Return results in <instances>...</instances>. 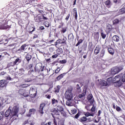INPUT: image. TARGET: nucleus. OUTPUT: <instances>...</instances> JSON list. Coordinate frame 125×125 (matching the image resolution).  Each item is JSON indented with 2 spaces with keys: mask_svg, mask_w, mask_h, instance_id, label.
<instances>
[{
  "mask_svg": "<svg viewBox=\"0 0 125 125\" xmlns=\"http://www.w3.org/2000/svg\"><path fill=\"white\" fill-rule=\"evenodd\" d=\"M63 111H64V108L61 105L57 106V108H53L51 109V112H52L51 115L53 118L54 125H57V121H56V119L60 120L59 118V117H60V113L63 112Z\"/></svg>",
  "mask_w": 125,
  "mask_h": 125,
  "instance_id": "obj_1",
  "label": "nucleus"
},
{
  "mask_svg": "<svg viewBox=\"0 0 125 125\" xmlns=\"http://www.w3.org/2000/svg\"><path fill=\"white\" fill-rule=\"evenodd\" d=\"M36 10L37 11V12L40 14L37 15V16L34 18V20L35 21V22H38V23H40V22H42V21H44V20H48V18L44 16L45 14H42L44 13L43 10H41L39 8H37L36 9Z\"/></svg>",
  "mask_w": 125,
  "mask_h": 125,
  "instance_id": "obj_2",
  "label": "nucleus"
},
{
  "mask_svg": "<svg viewBox=\"0 0 125 125\" xmlns=\"http://www.w3.org/2000/svg\"><path fill=\"white\" fill-rule=\"evenodd\" d=\"M18 112H19V107L15 106L12 110L7 109L4 115L6 118H8L9 116H10L11 118H13L14 116H16L18 114Z\"/></svg>",
  "mask_w": 125,
  "mask_h": 125,
  "instance_id": "obj_3",
  "label": "nucleus"
},
{
  "mask_svg": "<svg viewBox=\"0 0 125 125\" xmlns=\"http://www.w3.org/2000/svg\"><path fill=\"white\" fill-rule=\"evenodd\" d=\"M44 66H42V64L41 63H37L34 68V72L38 74H40L41 72L46 71V69H44Z\"/></svg>",
  "mask_w": 125,
  "mask_h": 125,
  "instance_id": "obj_4",
  "label": "nucleus"
},
{
  "mask_svg": "<svg viewBox=\"0 0 125 125\" xmlns=\"http://www.w3.org/2000/svg\"><path fill=\"white\" fill-rule=\"evenodd\" d=\"M121 78H122V76L117 75L113 79V83H117V87H120V86H122V85H123V83L121 81Z\"/></svg>",
  "mask_w": 125,
  "mask_h": 125,
  "instance_id": "obj_5",
  "label": "nucleus"
},
{
  "mask_svg": "<svg viewBox=\"0 0 125 125\" xmlns=\"http://www.w3.org/2000/svg\"><path fill=\"white\" fill-rule=\"evenodd\" d=\"M64 96L65 99H67V100H72V99H73V97H74L73 92H72V90H66Z\"/></svg>",
  "mask_w": 125,
  "mask_h": 125,
  "instance_id": "obj_6",
  "label": "nucleus"
},
{
  "mask_svg": "<svg viewBox=\"0 0 125 125\" xmlns=\"http://www.w3.org/2000/svg\"><path fill=\"white\" fill-rule=\"evenodd\" d=\"M86 91H87V89L84 88L83 89L82 93L79 94L78 96L79 100L80 101H83L85 99V95H86Z\"/></svg>",
  "mask_w": 125,
  "mask_h": 125,
  "instance_id": "obj_7",
  "label": "nucleus"
},
{
  "mask_svg": "<svg viewBox=\"0 0 125 125\" xmlns=\"http://www.w3.org/2000/svg\"><path fill=\"white\" fill-rule=\"evenodd\" d=\"M67 44V38L64 37L62 40L60 39L57 40L56 42L55 43V45H57V44Z\"/></svg>",
  "mask_w": 125,
  "mask_h": 125,
  "instance_id": "obj_8",
  "label": "nucleus"
},
{
  "mask_svg": "<svg viewBox=\"0 0 125 125\" xmlns=\"http://www.w3.org/2000/svg\"><path fill=\"white\" fill-rule=\"evenodd\" d=\"M46 105V104H45V103H43L40 104L39 105V108L38 110V112H39V114H40V115L41 116H42V115H43V114L44 113L43 112V108H44V107H45Z\"/></svg>",
  "mask_w": 125,
  "mask_h": 125,
  "instance_id": "obj_9",
  "label": "nucleus"
},
{
  "mask_svg": "<svg viewBox=\"0 0 125 125\" xmlns=\"http://www.w3.org/2000/svg\"><path fill=\"white\" fill-rule=\"evenodd\" d=\"M123 70L121 67H113L111 71V73L112 75H116V74H118V73H120Z\"/></svg>",
  "mask_w": 125,
  "mask_h": 125,
  "instance_id": "obj_10",
  "label": "nucleus"
},
{
  "mask_svg": "<svg viewBox=\"0 0 125 125\" xmlns=\"http://www.w3.org/2000/svg\"><path fill=\"white\" fill-rule=\"evenodd\" d=\"M29 94H30L31 97L34 98V97L37 96V90L35 88L31 87L29 90Z\"/></svg>",
  "mask_w": 125,
  "mask_h": 125,
  "instance_id": "obj_11",
  "label": "nucleus"
},
{
  "mask_svg": "<svg viewBox=\"0 0 125 125\" xmlns=\"http://www.w3.org/2000/svg\"><path fill=\"white\" fill-rule=\"evenodd\" d=\"M7 80H2L0 81V87H6L7 85Z\"/></svg>",
  "mask_w": 125,
  "mask_h": 125,
  "instance_id": "obj_12",
  "label": "nucleus"
},
{
  "mask_svg": "<svg viewBox=\"0 0 125 125\" xmlns=\"http://www.w3.org/2000/svg\"><path fill=\"white\" fill-rule=\"evenodd\" d=\"M100 50H101V47L99 45H97L94 50V54L97 55L100 53Z\"/></svg>",
  "mask_w": 125,
  "mask_h": 125,
  "instance_id": "obj_13",
  "label": "nucleus"
},
{
  "mask_svg": "<svg viewBox=\"0 0 125 125\" xmlns=\"http://www.w3.org/2000/svg\"><path fill=\"white\" fill-rule=\"evenodd\" d=\"M27 47V44H22L21 47L18 50V51H19V52L21 53V52H23V51H25V50L26 49Z\"/></svg>",
  "mask_w": 125,
  "mask_h": 125,
  "instance_id": "obj_14",
  "label": "nucleus"
},
{
  "mask_svg": "<svg viewBox=\"0 0 125 125\" xmlns=\"http://www.w3.org/2000/svg\"><path fill=\"white\" fill-rule=\"evenodd\" d=\"M112 30H113V26H112V25L110 24H108L106 26V32L107 34H110V33L112 32Z\"/></svg>",
  "mask_w": 125,
  "mask_h": 125,
  "instance_id": "obj_15",
  "label": "nucleus"
},
{
  "mask_svg": "<svg viewBox=\"0 0 125 125\" xmlns=\"http://www.w3.org/2000/svg\"><path fill=\"white\" fill-rule=\"evenodd\" d=\"M87 100L90 102V104H92L93 103H94V100H91L92 98H93V96H92V94H89L87 96Z\"/></svg>",
  "mask_w": 125,
  "mask_h": 125,
  "instance_id": "obj_16",
  "label": "nucleus"
},
{
  "mask_svg": "<svg viewBox=\"0 0 125 125\" xmlns=\"http://www.w3.org/2000/svg\"><path fill=\"white\" fill-rule=\"evenodd\" d=\"M79 121L81 122V123H82V124L86 123H87V118H86L85 116L82 117L79 119Z\"/></svg>",
  "mask_w": 125,
  "mask_h": 125,
  "instance_id": "obj_17",
  "label": "nucleus"
},
{
  "mask_svg": "<svg viewBox=\"0 0 125 125\" xmlns=\"http://www.w3.org/2000/svg\"><path fill=\"white\" fill-rule=\"evenodd\" d=\"M108 52L110 54V55H113L115 54V50H114V48H112L111 47H108L107 48Z\"/></svg>",
  "mask_w": 125,
  "mask_h": 125,
  "instance_id": "obj_18",
  "label": "nucleus"
},
{
  "mask_svg": "<svg viewBox=\"0 0 125 125\" xmlns=\"http://www.w3.org/2000/svg\"><path fill=\"white\" fill-rule=\"evenodd\" d=\"M74 39H75V37L73 33H70L68 35V41H70V42H73V41H74Z\"/></svg>",
  "mask_w": 125,
  "mask_h": 125,
  "instance_id": "obj_19",
  "label": "nucleus"
},
{
  "mask_svg": "<svg viewBox=\"0 0 125 125\" xmlns=\"http://www.w3.org/2000/svg\"><path fill=\"white\" fill-rule=\"evenodd\" d=\"M112 41L114 42H120V37H119L117 35H114L112 38Z\"/></svg>",
  "mask_w": 125,
  "mask_h": 125,
  "instance_id": "obj_20",
  "label": "nucleus"
},
{
  "mask_svg": "<svg viewBox=\"0 0 125 125\" xmlns=\"http://www.w3.org/2000/svg\"><path fill=\"white\" fill-rule=\"evenodd\" d=\"M25 58L26 60L27 61V62L29 63L30 60L32 59V55H31L29 53H27L25 56Z\"/></svg>",
  "mask_w": 125,
  "mask_h": 125,
  "instance_id": "obj_21",
  "label": "nucleus"
},
{
  "mask_svg": "<svg viewBox=\"0 0 125 125\" xmlns=\"http://www.w3.org/2000/svg\"><path fill=\"white\" fill-rule=\"evenodd\" d=\"M100 85H102V86H107L108 85V83L107 81L102 80L100 82Z\"/></svg>",
  "mask_w": 125,
  "mask_h": 125,
  "instance_id": "obj_22",
  "label": "nucleus"
},
{
  "mask_svg": "<svg viewBox=\"0 0 125 125\" xmlns=\"http://www.w3.org/2000/svg\"><path fill=\"white\" fill-rule=\"evenodd\" d=\"M56 53L59 56V55L63 53V49H62V48H58L56 50Z\"/></svg>",
  "mask_w": 125,
  "mask_h": 125,
  "instance_id": "obj_23",
  "label": "nucleus"
},
{
  "mask_svg": "<svg viewBox=\"0 0 125 125\" xmlns=\"http://www.w3.org/2000/svg\"><path fill=\"white\" fill-rule=\"evenodd\" d=\"M105 49H103L102 50H101L100 55V57H101V58H103L104 57V56L105 55Z\"/></svg>",
  "mask_w": 125,
  "mask_h": 125,
  "instance_id": "obj_24",
  "label": "nucleus"
},
{
  "mask_svg": "<svg viewBox=\"0 0 125 125\" xmlns=\"http://www.w3.org/2000/svg\"><path fill=\"white\" fill-rule=\"evenodd\" d=\"M119 14H125V6L120 9L119 11Z\"/></svg>",
  "mask_w": 125,
  "mask_h": 125,
  "instance_id": "obj_25",
  "label": "nucleus"
},
{
  "mask_svg": "<svg viewBox=\"0 0 125 125\" xmlns=\"http://www.w3.org/2000/svg\"><path fill=\"white\" fill-rule=\"evenodd\" d=\"M28 86H30V84H22L19 86L20 88H26V87H28Z\"/></svg>",
  "mask_w": 125,
  "mask_h": 125,
  "instance_id": "obj_26",
  "label": "nucleus"
},
{
  "mask_svg": "<svg viewBox=\"0 0 125 125\" xmlns=\"http://www.w3.org/2000/svg\"><path fill=\"white\" fill-rule=\"evenodd\" d=\"M65 75H66L65 73H63V74H61L56 78V79L57 80V81H60V80H61V79H63V78L64 76H65Z\"/></svg>",
  "mask_w": 125,
  "mask_h": 125,
  "instance_id": "obj_27",
  "label": "nucleus"
},
{
  "mask_svg": "<svg viewBox=\"0 0 125 125\" xmlns=\"http://www.w3.org/2000/svg\"><path fill=\"white\" fill-rule=\"evenodd\" d=\"M84 116L86 117V118L88 117H94V114L93 113H90L89 112H86L84 113Z\"/></svg>",
  "mask_w": 125,
  "mask_h": 125,
  "instance_id": "obj_28",
  "label": "nucleus"
},
{
  "mask_svg": "<svg viewBox=\"0 0 125 125\" xmlns=\"http://www.w3.org/2000/svg\"><path fill=\"white\" fill-rule=\"evenodd\" d=\"M51 104H52V105H57V104H58V100H56L54 98L52 99L51 101Z\"/></svg>",
  "mask_w": 125,
  "mask_h": 125,
  "instance_id": "obj_29",
  "label": "nucleus"
},
{
  "mask_svg": "<svg viewBox=\"0 0 125 125\" xmlns=\"http://www.w3.org/2000/svg\"><path fill=\"white\" fill-rule=\"evenodd\" d=\"M113 78L109 77L107 79L106 82L108 84H111L112 83H113Z\"/></svg>",
  "mask_w": 125,
  "mask_h": 125,
  "instance_id": "obj_30",
  "label": "nucleus"
},
{
  "mask_svg": "<svg viewBox=\"0 0 125 125\" xmlns=\"http://www.w3.org/2000/svg\"><path fill=\"white\" fill-rule=\"evenodd\" d=\"M15 65H18L19 63H21V60L19 58H17L15 61L14 62Z\"/></svg>",
  "mask_w": 125,
  "mask_h": 125,
  "instance_id": "obj_31",
  "label": "nucleus"
},
{
  "mask_svg": "<svg viewBox=\"0 0 125 125\" xmlns=\"http://www.w3.org/2000/svg\"><path fill=\"white\" fill-rule=\"evenodd\" d=\"M15 66V64L14 63V62H10L8 63L7 67L8 68H11V67H14Z\"/></svg>",
  "mask_w": 125,
  "mask_h": 125,
  "instance_id": "obj_32",
  "label": "nucleus"
},
{
  "mask_svg": "<svg viewBox=\"0 0 125 125\" xmlns=\"http://www.w3.org/2000/svg\"><path fill=\"white\" fill-rule=\"evenodd\" d=\"M104 4L106 5V7L110 8V4H111V1L110 0H106L104 2Z\"/></svg>",
  "mask_w": 125,
  "mask_h": 125,
  "instance_id": "obj_33",
  "label": "nucleus"
},
{
  "mask_svg": "<svg viewBox=\"0 0 125 125\" xmlns=\"http://www.w3.org/2000/svg\"><path fill=\"white\" fill-rule=\"evenodd\" d=\"M119 23H120V20L118 19H116L114 21H113V25H116V24H119Z\"/></svg>",
  "mask_w": 125,
  "mask_h": 125,
  "instance_id": "obj_34",
  "label": "nucleus"
},
{
  "mask_svg": "<svg viewBox=\"0 0 125 125\" xmlns=\"http://www.w3.org/2000/svg\"><path fill=\"white\" fill-rule=\"evenodd\" d=\"M83 40L80 39L78 40V42L75 45V46H79L81 44V43H83Z\"/></svg>",
  "mask_w": 125,
  "mask_h": 125,
  "instance_id": "obj_35",
  "label": "nucleus"
},
{
  "mask_svg": "<svg viewBox=\"0 0 125 125\" xmlns=\"http://www.w3.org/2000/svg\"><path fill=\"white\" fill-rule=\"evenodd\" d=\"M64 122H65V120H64L63 119H62L58 122V124L59 125H64Z\"/></svg>",
  "mask_w": 125,
  "mask_h": 125,
  "instance_id": "obj_36",
  "label": "nucleus"
},
{
  "mask_svg": "<svg viewBox=\"0 0 125 125\" xmlns=\"http://www.w3.org/2000/svg\"><path fill=\"white\" fill-rule=\"evenodd\" d=\"M26 90H24L23 88H20V89L19 90V94H20L21 95H22L23 94V93H24V92Z\"/></svg>",
  "mask_w": 125,
  "mask_h": 125,
  "instance_id": "obj_37",
  "label": "nucleus"
},
{
  "mask_svg": "<svg viewBox=\"0 0 125 125\" xmlns=\"http://www.w3.org/2000/svg\"><path fill=\"white\" fill-rule=\"evenodd\" d=\"M21 95L24 97H30V96H29V93L26 92V91H25Z\"/></svg>",
  "mask_w": 125,
  "mask_h": 125,
  "instance_id": "obj_38",
  "label": "nucleus"
},
{
  "mask_svg": "<svg viewBox=\"0 0 125 125\" xmlns=\"http://www.w3.org/2000/svg\"><path fill=\"white\" fill-rule=\"evenodd\" d=\"M35 112H36V109L35 108L30 109L29 111V114H30V115H32V114H34V113H35Z\"/></svg>",
  "mask_w": 125,
  "mask_h": 125,
  "instance_id": "obj_39",
  "label": "nucleus"
},
{
  "mask_svg": "<svg viewBox=\"0 0 125 125\" xmlns=\"http://www.w3.org/2000/svg\"><path fill=\"white\" fill-rule=\"evenodd\" d=\"M53 54L54 55H53L51 57V58H52L53 59H55L57 58L59 56L57 54H55V52H54Z\"/></svg>",
  "mask_w": 125,
  "mask_h": 125,
  "instance_id": "obj_40",
  "label": "nucleus"
},
{
  "mask_svg": "<svg viewBox=\"0 0 125 125\" xmlns=\"http://www.w3.org/2000/svg\"><path fill=\"white\" fill-rule=\"evenodd\" d=\"M81 116V112L79 111L77 114L75 116V119H79V117Z\"/></svg>",
  "mask_w": 125,
  "mask_h": 125,
  "instance_id": "obj_41",
  "label": "nucleus"
},
{
  "mask_svg": "<svg viewBox=\"0 0 125 125\" xmlns=\"http://www.w3.org/2000/svg\"><path fill=\"white\" fill-rule=\"evenodd\" d=\"M67 106H71V100H67L65 103Z\"/></svg>",
  "mask_w": 125,
  "mask_h": 125,
  "instance_id": "obj_42",
  "label": "nucleus"
},
{
  "mask_svg": "<svg viewBox=\"0 0 125 125\" xmlns=\"http://www.w3.org/2000/svg\"><path fill=\"white\" fill-rule=\"evenodd\" d=\"M85 109L87 110V111H90V105H87L85 106Z\"/></svg>",
  "mask_w": 125,
  "mask_h": 125,
  "instance_id": "obj_43",
  "label": "nucleus"
},
{
  "mask_svg": "<svg viewBox=\"0 0 125 125\" xmlns=\"http://www.w3.org/2000/svg\"><path fill=\"white\" fill-rule=\"evenodd\" d=\"M61 32L62 33H63V34L66 33V32H67V27L62 28V30L61 31Z\"/></svg>",
  "mask_w": 125,
  "mask_h": 125,
  "instance_id": "obj_44",
  "label": "nucleus"
},
{
  "mask_svg": "<svg viewBox=\"0 0 125 125\" xmlns=\"http://www.w3.org/2000/svg\"><path fill=\"white\" fill-rule=\"evenodd\" d=\"M101 36L102 39H105V38H106V34H104L103 32L101 33Z\"/></svg>",
  "mask_w": 125,
  "mask_h": 125,
  "instance_id": "obj_45",
  "label": "nucleus"
},
{
  "mask_svg": "<svg viewBox=\"0 0 125 125\" xmlns=\"http://www.w3.org/2000/svg\"><path fill=\"white\" fill-rule=\"evenodd\" d=\"M60 113L63 117H67V114H66V112H64V110H63V111H62Z\"/></svg>",
  "mask_w": 125,
  "mask_h": 125,
  "instance_id": "obj_46",
  "label": "nucleus"
},
{
  "mask_svg": "<svg viewBox=\"0 0 125 125\" xmlns=\"http://www.w3.org/2000/svg\"><path fill=\"white\" fill-rule=\"evenodd\" d=\"M59 90H60V88H59V87L57 86V88L55 90V92L56 93H58L59 92Z\"/></svg>",
  "mask_w": 125,
  "mask_h": 125,
  "instance_id": "obj_47",
  "label": "nucleus"
},
{
  "mask_svg": "<svg viewBox=\"0 0 125 125\" xmlns=\"http://www.w3.org/2000/svg\"><path fill=\"white\" fill-rule=\"evenodd\" d=\"M113 1L115 3H120V2H122V0H113Z\"/></svg>",
  "mask_w": 125,
  "mask_h": 125,
  "instance_id": "obj_48",
  "label": "nucleus"
},
{
  "mask_svg": "<svg viewBox=\"0 0 125 125\" xmlns=\"http://www.w3.org/2000/svg\"><path fill=\"white\" fill-rule=\"evenodd\" d=\"M44 26H45V27L48 28V27H49V22H48L47 21H45L44 22Z\"/></svg>",
  "mask_w": 125,
  "mask_h": 125,
  "instance_id": "obj_49",
  "label": "nucleus"
},
{
  "mask_svg": "<svg viewBox=\"0 0 125 125\" xmlns=\"http://www.w3.org/2000/svg\"><path fill=\"white\" fill-rule=\"evenodd\" d=\"M73 15L78 14V12L77 11V8H74L73 10Z\"/></svg>",
  "mask_w": 125,
  "mask_h": 125,
  "instance_id": "obj_50",
  "label": "nucleus"
},
{
  "mask_svg": "<svg viewBox=\"0 0 125 125\" xmlns=\"http://www.w3.org/2000/svg\"><path fill=\"white\" fill-rule=\"evenodd\" d=\"M60 70H61L60 68L57 67L56 70L55 71V74H58V73H59V72H60Z\"/></svg>",
  "mask_w": 125,
  "mask_h": 125,
  "instance_id": "obj_51",
  "label": "nucleus"
},
{
  "mask_svg": "<svg viewBox=\"0 0 125 125\" xmlns=\"http://www.w3.org/2000/svg\"><path fill=\"white\" fill-rule=\"evenodd\" d=\"M122 82H123V83H125V74H124L122 76Z\"/></svg>",
  "mask_w": 125,
  "mask_h": 125,
  "instance_id": "obj_52",
  "label": "nucleus"
},
{
  "mask_svg": "<svg viewBox=\"0 0 125 125\" xmlns=\"http://www.w3.org/2000/svg\"><path fill=\"white\" fill-rule=\"evenodd\" d=\"M34 81V79L29 78V79H26V80L25 81V82H26V83H29V82H32V81Z\"/></svg>",
  "mask_w": 125,
  "mask_h": 125,
  "instance_id": "obj_53",
  "label": "nucleus"
},
{
  "mask_svg": "<svg viewBox=\"0 0 125 125\" xmlns=\"http://www.w3.org/2000/svg\"><path fill=\"white\" fill-rule=\"evenodd\" d=\"M116 109L117 112H120V111H122V108H121L120 106H116Z\"/></svg>",
  "mask_w": 125,
  "mask_h": 125,
  "instance_id": "obj_54",
  "label": "nucleus"
},
{
  "mask_svg": "<svg viewBox=\"0 0 125 125\" xmlns=\"http://www.w3.org/2000/svg\"><path fill=\"white\" fill-rule=\"evenodd\" d=\"M90 111H91V112H95V106H94V105H93V106L91 108Z\"/></svg>",
  "mask_w": 125,
  "mask_h": 125,
  "instance_id": "obj_55",
  "label": "nucleus"
},
{
  "mask_svg": "<svg viewBox=\"0 0 125 125\" xmlns=\"http://www.w3.org/2000/svg\"><path fill=\"white\" fill-rule=\"evenodd\" d=\"M3 57H4L3 53H2L1 55H0V61H1V60L3 59Z\"/></svg>",
  "mask_w": 125,
  "mask_h": 125,
  "instance_id": "obj_56",
  "label": "nucleus"
},
{
  "mask_svg": "<svg viewBox=\"0 0 125 125\" xmlns=\"http://www.w3.org/2000/svg\"><path fill=\"white\" fill-rule=\"evenodd\" d=\"M77 109H73L71 110V113L74 114H77Z\"/></svg>",
  "mask_w": 125,
  "mask_h": 125,
  "instance_id": "obj_57",
  "label": "nucleus"
},
{
  "mask_svg": "<svg viewBox=\"0 0 125 125\" xmlns=\"http://www.w3.org/2000/svg\"><path fill=\"white\" fill-rule=\"evenodd\" d=\"M87 123H90V122H92V119L91 118H87Z\"/></svg>",
  "mask_w": 125,
  "mask_h": 125,
  "instance_id": "obj_58",
  "label": "nucleus"
},
{
  "mask_svg": "<svg viewBox=\"0 0 125 125\" xmlns=\"http://www.w3.org/2000/svg\"><path fill=\"white\" fill-rule=\"evenodd\" d=\"M45 97L47 98V99H50V98H51L50 95H45Z\"/></svg>",
  "mask_w": 125,
  "mask_h": 125,
  "instance_id": "obj_59",
  "label": "nucleus"
},
{
  "mask_svg": "<svg viewBox=\"0 0 125 125\" xmlns=\"http://www.w3.org/2000/svg\"><path fill=\"white\" fill-rule=\"evenodd\" d=\"M49 51L50 52H53V51H54V48H53V47L49 48Z\"/></svg>",
  "mask_w": 125,
  "mask_h": 125,
  "instance_id": "obj_60",
  "label": "nucleus"
},
{
  "mask_svg": "<svg viewBox=\"0 0 125 125\" xmlns=\"http://www.w3.org/2000/svg\"><path fill=\"white\" fill-rule=\"evenodd\" d=\"M76 87H77V89L78 90H80V89H81V86H80V84H77L76 85Z\"/></svg>",
  "mask_w": 125,
  "mask_h": 125,
  "instance_id": "obj_61",
  "label": "nucleus"
},
{
  "mask_svg": "<svg viewBox=\"0 0 125 125\" xmlns=\"http://www.w3.org/2000/svg\"><path fill=\"white\" fill-rule=\"evenodd\" d=\"M34 69H31L30 70L28 71V75H31V73H34Z\"/></svg>",
  "mask_w": 125,
  "mask_h": 125,
  "instance_id": "obj_62",
  "label": "nucleus"
},
{
  "mask_svg": "<svg viewBox=\"0 0 125 125\" xmlns=\"http://www.w3.org/2000/svg\"><path fill=\"white\" fill-rule=\"evenodd\" d=\"M70 16H71V15H70V14H69L65 18V20H66L67 21H68V20H69V18H70Z\"/></svg>",
  "mask_w": 125,
  "mask_h": 125,
  "instance_id": "obj_63",
  "label": "nucleus"
},
{
  "mask_svg": "<svg viewBox=\"0 0 125 125\" xmlns=\"http://www.w3.org/2000/svg\"><path fill=\"white\" fill-rule=\"evenodd\" d=\"M33 68V64H30L28 65V69H32Z\"/></svg>",
  "mask_w": 125,
  "mask_h": 125,
  "instance_id": "obj_64",
  "label": "nucleus"
}]
</instances>
